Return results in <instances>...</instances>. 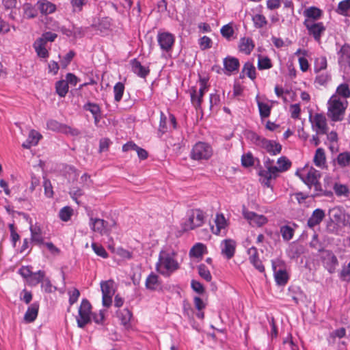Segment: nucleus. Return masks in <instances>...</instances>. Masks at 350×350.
<instances>
[{
    "instance_id": "obj_35",
    "label": "nucleus",
    "mask_w": 350,
    "mask_h": 350,
    "mask_svg": "<svg viewBox=\"0 0 350 350\" xmlns=\"http://www.w3.org/2000/svg\"><path fill=\"white\" fill-rule=\"evenodd\" d=\"M206 91L199 89L197 91L196 89H192L191 92V99L193 106L198 109L200 107L202 96Z\"/></svg>"
},
{
    "instance_id": "obj_47",
    "label": "nucleus",
    "mask_w": 350,
    "mask_h": 350,
    "mask_svg": "<svg viewBox=\"0 0 350 350\" xmlns=\"http://www.w3.org/2000/svg\"><path fill=\"white\" fill-rule=\"evenodd\" d=\"M252 21L256 28H262L267 24V21L265 16L257 14L253 16Z\"/></svg>"
},
{
    "instance_id": "obj_31",
    "label": "nucleus",
    "mask_w": 350,
    "mask_h": 350,
    "mask_svg": "<svg viewBox=\"0 0 350 350\" xmlns=\"http://www.w3.org/2000/svg\"><path fill=\"white\" fill-rule=\"evenodd\" d=\"M33 46L38 57L46 58L49 56L46 44H45L42 39L38 38Z\"/></svg>"
},
{
    "instance_id": "obj_46",
    "label": "nucleus",
    "mask_w": 350,
    "mask_h": 350,
    "mask_svg": "<svg viewBox=\"0 0 350 350\" xmlns=\"http://www.w3.org/2000/svg\"><path fill=\"white\" fill-rule=\"evenodd\" d=\"M257 104L260 117L262 118L269 117L271 113V106L259 100L257 101Z\"/></svg>"
},
{
    "instance_id": "obj_53",
    "label": "nucleus",
    "mask_w": 350,
    "mask_h": 350,
    "mask_svg": "<svg viewBox=\"0 0 350 350\" xmlns=\"http://www.w3.org/2000/svg\"><path fill=\"white\" fill-rule=\"evenodd\" d=\"M88 0H71L72 11L74 12H79L82 10L83 5L88 3Z\"/></svg>"
},
{
    "instance_id": "obj_59",
    "label": "nucleus",
    "mask_w": 350,
    "mask_h": 350,
    "mask_svg": "<svg viewBox=\"0 0 350 350\" xmlns=\"http://www.w3.org/2000/svg\"><path fill=\"white\" fill-rule=\"evenodd\" d=\"M242 165L245 167H250L254 165V159L251 153L243 154L241 158Z\"/></svg>"
},
{
    "instance_id": "obj_7",
    "label": "nucleus",
    "mask_w": 350,
    "mask_h": 350,
    "mask_svg": "<svg viewBox=\"0 0 350 350\" xmlns=\"http://www.w3.org/2000/svg\"><path fill=\"white\" fill-rule=\"evenodd\" d=\"M92 306L88 300L84 299L81 301L78 311V316L76 317L78 327L83 328L91 321Z\"/></svg>"
},
{
    "instance_id": "obj_26",
    "label": "nucleus",
    "mask_w": 350,
    "mask_h": 350,
    "mask_svg": "<svg viewBox=\"0 0 350 350\" xmlns=\"http://www.w3.org/2000/svg\"><path fill=\"white\" fill-rule=\"evenodd\" d=\"M37 5L42 14H50L56 10V5L47 0L38 1Z\"/></svg>"
},
{
    "instance_id": "obj_45",
    "label": "nucleus",
    "mask_w": 350,
    "mask_h": 350,
    "mask_svg": "<svg viewBox=\"0 0 350 350\" xmlns=\"http://www.w3.org/2000/svg\"><path fill=\"white\" fill-rule=\"evenodd\" d=\"M198 274L200 276L207 282H210L212 280V276L209 269L204 264H200L198 267Z\"/></svg>"
},
{
    "instance_id": "obj_18",
    "label": "nucleus",
    "mask_w": 350,
    "mask_h": 350,
    "mask_svg": "<svg viewBox=\"0 0 350 350\" xmlns=\"http://www.w3.org/2000/svg\"><path fill=\"white\" fill-rule=\"evenodd\" d=\"M323 262L329 273H333L338 264L336 256L330 251H325L323 255Z\"/></svg>"
},
{
    "instance_id": "obj_27",
    "label": "nucleus",
    "mask_w": 350,
    "mask_h": 350,
    "mask_svg": "<svg viewBox=\"0 0 350 350\" xmlns=\"http://www.w3.org/2000/svg\"><path fill=\"white\" fill-rule=\"evenodd\" d=\"M92 230L94 232L103 234L106 232L107 222L101 219H90V223Z\"/></svg>"
},
{
    "instance_id": "obj_58",
    "label": "nucleus",
    "mask_w": 350,
    "mask_h": 350,
    "mask_svg": "<svg viewBox=\"0 0 350 350\" xmlns=\"http://www.w3.org/2000/svg\"><path fill=\"white\" fill-rule=\"evenodd\" d=\"M43 187L44 188V194L48 198H52L53 196V187L49 180L44 179L43 182Z\"/></svg>"
},
{
    "instance_id": "obj_62",
    "label": "nucleus",
    "mask_w": 350,
    "mask_h": 350,
    "mask_svg": "<svg viewBox=\"0 0 350 350\" xmlns=\"http://www.w3.org/2000/svg\"><path fill=\"white\" fill-rule=\"evenodd\" d=\"M290 112L291 118L294 119L299 118L301 109L299 104H293L290 106Z\"/></svg>"
},
{
    "instance_id": "obj_50",
    "label": "nucleus",
    "mask_w": 350,
    "mask_h": 350,
    "mask_svg": "<svg viewBox=\"0 0 350 350\" xmlns=\"http://www.w3.org/2000/svg\"><path fill=\"white\" fill-rule=\"evenodd\" d=\"M327 59L325 57L321 56L317 57L314 61V71L319 72L327 68Z\"/></svg>"
},
{
    "instance_id": "obj_24",
    "label": "nucleus",
    "mask_w": 350,
    "mask_h": 350,
    "mask_svg": "<svg viewBox=\"0 0 350 350\" xmlns=\"http://www.w3.org/2000/svg\"><path fill=\"white\" fill-rule=\"evenodd\" d=\"M225 73L230 75L232 72L237 70L239 67L238 59L232 57H228L224 59Z\"/></svg>"
},
{
    "instance_id": "obj_51",
    "label": "nucleus",
    "mask_w": 350,
    "mask_h": 350,
    "mask_svg": "<svg viewBox=\"0 0 350 350\" xmlns=\"http://www.w3.org/2000/svg\"><path fill=\"white\" fill-rule=\"evenodd\" d=\"M272 67L271 59L268 57L259 55L258 61V68L259 70L269 69Z\"/></svg>"
},
{
    "instance_id": "obj_11",
    "label": "nucleus",
    "mask_w": 350,
    "mask_h": 350,
    "mask_svg": "<svg viewBox=\"0 0 350 350\" xmlns=\"http://www.w3.org/2000/svg\"><path fill=\"white\" fill-rule=\"evenodd\" d=\"M313 129L317 134H325L328 131L327 120L322 113H316L310 118Z\"/></svg>"
},
{
    "instance_id": "obj_13",
    "label": "nucleus",
    "mask_w": 350,
    "mask_h": 350,
    "mask_svg": "<svg viewBox=\"0 0 350 350\" xmlns=\"http://www.w3.org/2000/svg\"><path fill=\"white\" fill-rule=\"evenodd\" d=\"M308 30V35L312 36L314 39L320 42L322 35L325 31V27L322 22L310 23L304 24Z\"/></svg>"
},
{
    "instance_id": "obj_9",
    "label": "nucleus",
    "mask_w": 350,
    "mask_h": 350,
    "mask_svg": "<svg viewBox=\"0 0 350 350\" xmlns=\"http://www.w3.org/2000/svg\"><path fill=\"white\" fill-rule=\"evenodd\" d=\"M253 139L255 140V143L258 146L265 149L272 155H276L280 153L282 150V146L275 141L269 140L257 135H254Z\"/></svg>"
},
{
    "instance_id": "obj_10",
    "label": "nucleus",
    "mask_w": 350,
    "mask_h": 350,
    "mask_svg": "<svg viewBox=\"0 0 350 350\" xmlns=\"http://www.w3.org/2000/svg\"><path fill=\"white\" fill-rule=\"evenodd\" d=\"M48 129L55 132H59L72 136H77L79 134V131L77 129L72 128L68 125L59 123L55 120H49L46 122Z\"/></svg>"
},
{
    "instance_id": "obj_30",
    "label": "nucleus",
    "mask_w": 350,
    "mask_h": 350,
    "mask_svg": "<svg viewBox=\"0 0 350 350\" xmlns=\"http://www.w3.org/2000/svg\"><path fill=\"white\" fill-rule=\"evenodd\" d=\"M30 231L31 239L33 242L38 245L44 243L43 237L42 235V231L40 226H38L37 224L35 225L31 224Z\"/></svg>"
},
{
    "instance_id": "obj_38",
    "label": "nucleus",
    "mask_w": 350,
    "mask_h": 350,
    "mask_svg": "<svg viewBox=\"0 0 350 350\" xmlns=\"http://www.w3.org/2000/svg\"><path fill=\"white\" fill-rule=\"evenodd\" d=\"M23 17L27 19L33 18L37 16L36 8L30 3H25L23 6Z\"/></svg>"
},
{
    "instance_id": "obj_17",
    "label": "nucleus",
    "mask_w": 350,
    "mask_h": 350,
    "mask_svg": "<svg viewBox=\"0 0 350 350\" xmlns=\"http://www.w3.org/2000/svg\"><path fill=\"white\" fill-rule=\"evenodd\" d=\"M338 61L340 66L344 69L350 67V45L344 44L338 52Z\"/></svg>"
},
{
    "instance_id": "obj_19",
    "label": "nucleus",
    "mask_w": 350,
    "mask_h": 350,
    "mask_svg": "<svg viewBox=\"0 0 350 350\" xmlns=\"http://www.w3.org/2000/svg\"><path fill=\"white\" fill-rule=\"evenodd\" d=\"M214 222L215 226L211 227L213 233L219 235L224 232L228 226V222L222 213L216 214Z\"/></svg>"
},
{
    "instance_id": "obj_57",
    "label": "nucleus",
    "mask_w": 350,
    "mask_h": 350,
    "mask_svg": "<svg viewBox=\"0 0 350 350\" xmlns=\"http://www.w3.org/2000/svg\"><path fill=\"white\" fill-rule=\"evenodd\" d=\"M199 44L202 50H206L211 47L212 40L207 36H203L199 40Z\"/></svg>"
},
{
    "instance_id": "obj_20",
    "label": "nucleus",
    "mask_w": 350,
    "mask_h": 350,
    "mask_svg": "<svg viewBox=\"0 0 350 350\" xmlns=\"http://www.w3.org/2000/svg\"><path fill=\"white\" fill-rule=\"evenodd\" d=\"M247 254L249 255L250 262L254 266V267L260 272H263L265 271V267L258 258L257 249L254 246L250 247L247 250Z\"/></svg>"
},
{
    "instance_id": "obj_4",
    "label": "nucleus",
    "mask_w": 350,
    "mask_h": 350,
    "mask_svg": "<svg viewBox=\"0 0 350 350\" xmlns=\"http://www.w3.org/2000/svg\"><path fill=\"white\" fill-rule=\"evenodd\" d=\"M347 106V100L342 99L337 95L332 96L327 103V116L332 121H341Z\"/></svg>"
},
{
    "instance_id": "obj_33",
    "label": "nucleus",
    "mask_w": 350,
    "mask_h": 350,
    "mask_svg": "<svg viewBox=\"0 0 350 350\" xmlns=\"http://www.w3.org/2000/svg\"><path fill=\"white\" fill-rule=\"evenodd\" d=\"M206 253H207L206 246L202 243H197L191 248L189 256L198 258H202Z\"/></svg>"
},
{
    "instance_id": "obj_29",
    "label": "nucleus",
    "mask_w": 350,
    "mask_h": 350,
    "mask_svg": "<svg viewBox=\"0 0 350 350\" xmlns=\"http://www.w3.org/2000/svg\"><path fill=\"white\" fill-rule=\"evenodd\" d=\"M39 310V304L38 303H33L27 310L25 315L24 320L27 323H31L36 320L38 316Z\"/></svg>"
},
{
    "instance_id": "obj_25",
    "label": "nucleus",
    "mask_w": 350,
    "mask_h": 350,
    "mask_svg": "<svg viewBox=\"0 0 350 350\" xmlns=\"http://www.w3.org/2000/svg\"><path fill=\"white\" fill-rule=\"evenodd\" d=\"M325 217V213L323 210L317 208L314 211L312 215L308 220V226L314 228L319 225Z\"/></svg>"
},
{
    "instance_id": "obj_34",
    "label": "nucleus",
    "mask_w": 350,
    "mask_h": 350,
    "mask_svg": "<svg viewBox=\"0 0 350 350\" xmlns=\"http://www.w3.org/2000/svg\"><path fill=\"white\" fill-rule=\"evenodd\" d=\"M118 317L121 323L128 329L130 327V321L132 318V312L128 308H124L117 312Z\"/></svg>"
},
{
    "instance_id": "obj_55",
    "label": "nucleus",
    "mask_w": 350,
    "mask_h": 350,
    "mask_svg": "<svg viewBox=\"0 0 350 350\" xmlns=\"http://www.w3.org/2000/svg\"><path fill=\"white\" fill-rule=\"evenodd\" d=\"M220 31H221V34L222 35V36L226 38L228 40H230V38L234 34V29L230 24H227V25H224L221 28Z\"/></svg>"
},
{
    "instance_id": "obj_15",
    "label": "nucleus",
    "mask_w": 350,
    "mask_h": 350,
    "mask_svg": "<svg viewBox=\"0 0 350 350\" xmlns=\"http://www.w3.org/2000/svg\"><path fill=\"white\" fill-rule=\"evenodd\" d=\"M303 15L305 18L304 24H307L308 22L316 23L323 16V11L314 6L309 7L304 10Z\"/></svg>"
},
{
    "instance_id": "obj_22",
    "label": "nucleus",
    "mask_w": 350,
    "mask_h": 350,
    "mask_svg": "<svg viewBox=\"0 0 350 350\" xmlns=\"http://www.w3.org/2000/svg\"><path fill=\"white\" fill-rule=\"evenodd\" d=\"M313 162L317 167L321 169L327 167L325 153L323 148H319L317 149L313 158Z\"/></svg>"
},
{
    "instance_id": "obj_28",
    "label": "nucleus",
    "mask_w": 350,
    "mask_h": 350,
    "mask_svg": "<svg viewBox=\"0 0 350 350\" xmlns=\"http://www.w3.org/2000/svg\"><path fill=\"white\" fill-rule=\"evenodd\" d=\"M333 189L335 194L339 198H349L350 196V190L349 187L339 182L333 184Z\"/></svg>"
},
{
    "instance_id": "obj_23",
    "label": "nucleus",
    "mask_w": 350,
    "mask_h": 350,
    "mask_svg": "<svg viewBox=\"0 0 350 350\" xmlns=\"http://www.w3.org/2000/svg\"><path fill=\"white\" fill-rule=\"evenodd\" d=\"M254 46V42L251 38L244 37L240 40L239 49L241 53L250 55L253 51Z\"/></svg>"
},
{
    "instance_id": "obj_60",
    "label": "nucleus",
    "mask_w": 350,
    "mask_h": 350,
    "mask_svg": "<svg viewBox=\"0 0 350 350\" xmlns=\"http://www.w3.org/2000/svg\"><path fill=\"white\" fill-rule=\"evenodd\" d=\"M68 295L69 303L70 305H72L78 300L80 295V293L78 289L73 288L72 290L68 291Z\"/></svg>"
},
{
    "instance_id": "obj_49",
    "label": "nucleus",
    "mask_w": 350,
    "mask_h": 350,
    "mask_svg": "<svg viewBox=\"0 0 350 350\" xmlns=\"http://www.w3.org/2000/svg\"><path fill=\"white\" fill-rule=\"evenodd\" d=\"M124 91V85L122 83L118 82L113 87L114 99L116 102H120L122 98Z\"/></svg>"
},
{
    "instance_id": "obj_5",
    "label": "nucleus",
    "mask_w": 350,
    "mask_h": 350,
    "mask_svg": "<svg viewBox=\"0 0 350 350\" xmlns=\"http://www.w3.org/2000/svg\"><path fill=\"white\" fill-rule=\"evenodd\" d=\"M213 154L212 147L207 143H196L191 152V158L196 161L208 160Z\"/></svg>"
},
{
    "instance_id": "obj_52",
    "label": "nucleus",
    "mask_w": 350,
    "mask_h": 350,
    "mask_svg": "<svg viewBox=\"0 0 350 350\" xmlns=\"http://www.w3.org/2000/svg\"><path fill=\"white\" fill-rule=\"evenodd\" d=\"M73 214V210L69 206H65L62 208L59 213V218L64 221H68L70 219L71 216Z\"/></svg>"
},
{
    "instance_id": "obj_3",
    "label": "nucleus",
    "mask_w": 350,
    "mask_h": 350,
    "mask_svg": "<svg viewBox=\"0 0 350 350\" xmlns=\"http://www.w3.org/2000/svg\"><path fill=\"white\" fill-rule=\"evenodd\" d=\"M297 175L310 188L314 187V196H324L330 197L333 196L331 190H323L321 187L319 179L321 174L312 166H305Z\"/></svg>"
},
{
    "instance_id": "obj_42",
    "label": "nucleus",
    "mask_w": 350,
    "mask_h": 350,
    "mask_svg": "<svg viewBox=\"0 0 350 350\" xmlns=\"http://www.w3.org/2000/svg\"><path fill=\"white\" fill-rule=\"evenodd\" d=\"M280 232L282 234V239L286 241H290L294 235V229L290 226L286 225L280 227Z\"/></svg>"
},
{
    "instance_id": "obj_2",
    "label": "nucleus",
    "mask_w": 350,
    "mask_h": 350,
    "mask_svg": "<svg viewBox=\"0 0 350 350\" xmlns=\"http://www.w3.org/2000/svg\"><path fill=\"white\" fill-rule=\"evenodd\" d=\"M291 165V161L285 157H280L277 161L276 165H273V161L268 158L265 162L266 170H261L259 173L262 184L270 187L271 180L275 179L279 173L288 170Z\"/></svg>"
},
{
    "instance_id": "obj_6",
    "label": "nucleus",
    "mask_w": 350,
    "mask_h": 350,
    "mask_svg": "<svg viewBox=\"0 0 350 350\" xmlns=\"http://www.w3.org/2000/svg\"><path fill=\"white\" fill-rule=\"evenodd\" d=\"M205 215L200 209H192L188 215V219L184 224L185 230H191L201 226L204 222Z\"/></svg>"
},
{
    "instance_id": "obj_40",
    "label": "nucleus",
    "mask_w": 350,
    "mask_h": 350,
    "mask_svg": "<svg viewBox=\"0 0 350 350\" xmlns=\"http://www.w3.org/2000/svg\"><path fill=\"white\" fill-rule=\"evenodd\" d=\"M336 162L341 167H345L350 165V152H343L337 156Z\"/></svg>"
},
{
    "instance_id": "obj_12",
    "label": "nucleus",
    "mask_w": 350,
    "mask_h": 350,
    "mask_svg": "<svg viewBox=\"0 0 350 350\" xmlns=\"http://www.w3.org/2000/svg\"><path fill=\"white\" fill-rule=\"evenodd\" d=\"M221 254L226 259H231L235 254L237 243L234 239H226L219 245Z\"/></svg>"
},
{
    "instance_id": "obj_32",
    "label": "nucleus",
    "mask_w": 350,
    "mask_h": 350,
    "mask_svg": "<svg viewBox=\"0 0 350 350\" xmlns=\"http://www.w3.org/2000/svg\"><path fill=\"white\" fill-rule=\"evenodd\" d=\"M145 285L147 289L155 291L161 286V282L159 276L154 273H151L146 278Z\"/></svg>"
},
{
    "instance_id": "obj_61",
    "label": "nucleus",
    "mask_w": 350,
    "mask_h": 350,
    "mask_svg": "<svg viewBox=\"0 0 350 350\" xmlns=\"http://www.w3.org/2000/svg\"><path fill=\"white\" fill-rule=\"evenodd\" d=\"M330 75L327 73L319 75L315 79V82L321 85L326 84L330 80Z\"/></svg>"
},
{
    "instance_id": "obj_16",
    "label": "nucleus",
    "mask_w": 350,
    "mask_h": 350,
    "mask_svg": "<svg viewBox=\"0 0 350 350\" xmlns=\"http://www.w3.org/2000/svg\"><path fill=\"white\" fill-rule=\"evenodd\" d=\"M243 214L252 226H262L268 221L265 216L258 215L254 212L243 211Z\"/></svg>"
},
{
    "instance_id": "obj_8",
    "label": "nucleus",
    "mask_w": 350,
    "mask_h": 350,
    "mask_svg": "<svg viewBox=\"0 0 350 350\" xmlns=\"http://www.w3.org/2000/svg\"><path fill=\"white\" fill-rule=\"evenodd\" d=\"M102 302L105 307L109 308L112 304V297L116 292L115 282L112 280L100 282Z\"/></svg>"
},
{
    "instance_id": "obj_56",
    "label": "nucleus",
    "mask_w": 350,
    "mask_h": 350,
    "mask_svg": "<svg viewBox=\"0 0 350 350\" xmlns=\"http://www.w3.org/2000/svg\"><path fill=\"white\" fill-rule=\"evenodd\" d=\"M85 110L90 111L93 116H99L100 109L98 105L94 103H88L84 106Z\"/></svg>"
},
{
    "instance_id": "obj_21",
    "label": "nucleus",
    "mask_w": 350,
    "mask_h": 350,
    "mask_svg": "<svg viewBox=\"0 0 350 350\" xmlns=\"http://www.w3.org/2000/svg\"><path fill=\"white\" fill-rule=\"evenodd\" d=\"M41 138L42 135L36 130L32 129L30 131L27 140L22 144V146L24 148L29 149L31 146H36Z\"/></svg>"
},
{
    "instance_id": "obj_37",
    "label": "nucleus",
    "mask_w": 350,
    "mask_h": 350,
    "mask_svg": "<svg viewBox=\"0 0 350 350\" xmlns=\"http://www.w3.org/2000/svg\"><path fill=\"white\" fill-rule=\"evenodd\" d=\"M336 11L340 15L350 17V0H343L339 2Z\"/></svg>"
},
{
    "instance_id": "obj_39",
    "label": "nucleus",
    "mask_w": 350,
    "mask_h": 350,
    "mask_svg": "<svg viewBox=\"0 0 350 350\" xmlns=\"http://www.w3.org/2000/svg\"><path fill=\"white\" fill-rule=\"evenodd\" d=\"M44 275V272L42 271H38V272L34 273L32 272L31 275L27 280V282L31 286H36L42 281Z\"/></svg>"
},
{
    "instance_id": "obj_14",
    "label": "nucleus",
    "mask_w": 350,
    "mask_h": 350,
    "mask_svg": "<svg viewBox=\"0 0 350 350\" xmlns=\"http://www.w3.org/2000/svg\"><path fill=\"white\" fill-rule=\"evenodd\" d=\"M174 36L168 32H159L157 35V42L161 49L165 52H169L174 43Z\"/></svg>"
},
{
    "instance_id": "obj_54",
    "label": "nucleus",
    "mask_w": 350,
    "mask_h": 350,
    "mask_svg": "<svg viewBox=\"0 0 350 350\" xmlns=\"http://www.w3.org/2000/svg\"><path fill=\"white\" fill-rule=\"evenodd\" d=\"M92 247L94 252L98 256H99L103 258H107L108 257V254H107V251L101 245L97 244L96 243H93L92 244Z\"/></svg>"
},
{
    "instance_id": "obj_44",
    "label": "nucleus",
    "mask_w": 350,
    "mask_h": 350,
    "mask_svg": "<svg viewBox=\"0 0 350 350\" xmlns=\"http://www.w3.org/2000/svg\"><path fill=\"white\" fill-rule=\"evenodd\" d=\"M55 88L57 93L61 97H64L68 90V85L65 80L57 81Z\"/></svg>"
},
{
    "instance_id": "obj_64",
    "label": "nucleus",
    "mask_w": 350,
    "mask_h": 350,
    "mask_svg": "<svg viewBox=\"0 0 350 350\" xmlns=\"http://www.w3.org/2000/svg\"><path fill=\"white\" fill-rule=\"evenodd\" d=\"M191 285L193 290L196 293L199 294H202L204 292V288L200 282L196 280H192Z\"/></svg>"
},
{
    "instance_id": "obj_48",
    "label": "nucleus",
    "mask_w": 350,
    "mask_h": 350,
    "mask_svg": "<svg viewBox=\"0 0 350 350\" xmlns=\"http://www.w3.org/2000/svg\"><path fill=\"white\" fill-rule=\"evenodd\" d=\"M337 96L342 97V99L346 100L350 97V89L347 83L340 84L336 90Z\"/></svg>"
},
{
    "instance_id": "obj_1",
    "label": "nucleus",
    "mask_w": 350,
    "mask_h": 350,
    "mask_svg": "<svg viewBox=\"0 0 350 350\" xmlns=\"http://www.w3.org/2000/svg\"><path fill=\"white\" fill-rule=\"evenodd\" d=\"M176 252L170 247H163L159 252L158 261L155 265L157 272L165 277H169L180 267L176 260Z\"/></svg>"
},
{
    "instance_id": "obj_36",
    "label": "nucleus",
    "mask_w": 350,
    "mask_h": 350,
    "mask_svg": "<svg viewBox=\"0 0 350 350\" xmlns=\"http://www.w3.org/2000/svg\"><path fill=\"white\" fill-rule=\"evenodd\" d=\"M133 71L141 77H145L149 72V70L143 66L136 59L132 61Z\"/></svg>"
},
{
    "instance_id": "obj_63",
    "label": "nucleus",
    "mask_w": 350,
    "mask_h": 350,
    "mask_svg": "<svg viewBox=\"0 0 350 350\" xmlns=\"http://www.w3.org/2000/svg\"><path fill=\"white\" fill-rule=\"evenodd\" d=\"M57 36L56 33L48 31L44 33L39 39H42L45 44H47L48 42H53Z\"/></svg>"
},
{
    "instance_id": "obj_41",
    "label": "nucleus",
    "mask_w": 350,
    "mask_h": 350,
    "mask_svg": "<svg viewBox=\"0 0 350 350\" xmlns=\"http://www.w3.org/2000/svg\"><path fill=\"white\" fill-rule=\"evenodd\" d=\"M274 270H275V267H273ZM288 275L285 270L280 269L278 271H275V280L278 284L279 285H285L288 282Z\"/></svg>"
},
{
    "instance_id": "obj_43",
    "label": "nucleus",
    "mask_w": 350,
    "mask_h": 350,
    "mask_svg": "<svg viewBox=\"0 0 350 350\" xmlns=\"http://www.w3.org/2000/svg\"><path fill=\"white\" fill-rule=\"evenodd\" d=\"M243 73H245L252 80L256 79V68L250 62H246L243 68Z\"/></svg>"
}]
</instances>
